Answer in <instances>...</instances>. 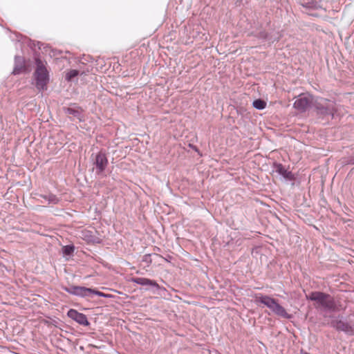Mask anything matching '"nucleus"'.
<instances>
[{
	"label": "nucleus",
	"instance_id": "obj_1",
	"mask_svg": "<svg viewBox=\"0 0 354 354\" xmlns=\"http://www.w3.org/2000/svg\"><path fill=\"white\" fill-rule=\"evenodd\" d=\"M255 301L257 303H261L264 304L266 306L270 308L272 313L278 316L286 319H289L291 317L286 312V309L281 306L276 299L268 295H263L261 294L256 295Z\"/></svg>",
	"mask_w": 354,
	"mask_h": 354
},
{
	"label": "nucleus",
	"instance_id": "obj_2",
	"mask_svg": "<svg viewBox=\"0 0 354 354\" xmlns=\"http://www.w3.org/2000/svg\"><path fill=\"white\" fill-rule=\"evenodd\" d=\"M36 65L37 68L34 73L35 86L39 91H45L49 82L48 72L41 60L37 59Z\"/></svg>",
	"mask_w": 354,
	"mask_h": 354
},
{
	"label": "nucleus",
	"instance_id": "obj_3",
	"mask_svg": "<svg viewBox=\"0 0 354 354\" xmlns=\"http://www.w3.org/2000/svg\"><path fill=\"white\" fill-rule=\"evenodd\" d=\"M307 299L317 301L322 307L335 310L336 304L333 297L330 295L322 292H313L309 295H306Z\"/></svg>",
	"mask_w": 354,
	"mask_h": 354
},
{
	"label": "nucleus",
	"instance_id": "obj_4",
	"mask_svg": "<svg viewBox=\"0 0 354 354\" xmlns=\"http://www.w3.org/2000/svg\"><path fill=\"white\" fill-rule=\"evenodd\" d=\"M64 290L70 294L82 297H89L91 295H96L100 297H106L104 293L100 291L82 286H72L68 288H64Z\"/></svg>",
	"mask_w": 354,
	"mask_h": 354
},
{
	"label": "nucleus",
	"instance_id": "obj_5",
	"mask_svg": "<svg viewBox=\"0 0 354 354\" xmlns=\"http://www.w3.org/2000/svg\"><path fill=\"white\" fill-rule=\"evenodd\" d=\"M313 97L308 93L300 94L295 101L293 106L300 113L305 112L313 104Z\"/></svg>",
	"mask_w": 354,
	"mask_h": 354
},
{
	"label": "nucleus",
	"instance_id": "obj_6",
	"mask_svg": "<svg viewBox=\"0 0 354 354\" xmlns=\"http://www.w3.org/2000/svg\"><path fill=\"white\" fill-rule=\"evenodd\" d=\"M67 315L81 325L88 326L89 324L86 316L83 313L77 312L76 310H69Z\"/></svg>",
	"mask_w": 354,
	"mask_h": 354
},
{
	"label": "nucleus",
	"instance_id": "obj_7",
	"mask_svg": "<svg viewBox=\"0 0 354 354\" xmlns=\"http://www.w3.org/2000/svg\"><path fill=\"white\" fill-rule=\"evenodd\" d=\"M95 165L97 168V174L102 173L108 165V160L106 155L100 152L95 158Z\"/></svg>",
	"mask_w": 354,
	"mask_h": 354
},
{
	"label": "nucleus",
	"instance_id": "obj_8",
	"mask_svg": "<svg viewBox=\"0 0 354 354\" xmlns=\"http://www.w3.org/2000/svg\"><path fill=\"white\" fill-rule=\"evenodd\" d=\"M133 281L137 284H140L142 286H151L156 288L159 287L158 284L155 281L147 278H135L133 279Z\"/></svg>",
	"mask_w": 354,
	"mask_h": 354
},
{
	"label": "nucleus",
	"instance_id": "obj_9",
	"mask_svg": "<svg viewBox=\"0 0 354 354\" xmlns=\"http://www.w3.org/2000/svg\"><path fill=\"white\" fill-rule=\"evenodd\" d=\"M335 327L337 330L344 331L346 333H352L353 328L348 323L343 321H338L335 324Z\"/></svg>",
	"mask_w": 354,
	"mask_h": 354
},
{
	"label": "nucleus",
	"instance_id": "obj_10",
	"mask_svg": "<svg viewBox=\"0 0 354 354\" xmlns=\"http://www.w3.org/2000/svg\"><path fill=\"white\" fill-rule=\"evenodd\" d=\"M253 106L257 109L261 110L266 108V102L264 100L258 99L253 102Z\"/></svg>",
	"mask_w": 354,
	"mask_h": 354
},
{
	"label": "nucleus",
	"instance_id": "obj_11",
	"mask_svg": "<svg viewBox=\"0 0 354 354\" xmlns=\"http://www.w3.org/2000/svg\"><path fill=\"white\" fill-rule=\"evenodd\" d=\"M79 74L78 71L77 70H70L68 72H67L66 75V79L68 81L72 80L75 77H76Z\"/></svg>",
	"mask_w": 354,
	"mask_h": 354
},
{
	"label": "nucleus",
	"instance_id": "obj_12",
	"mask_svg": "<svg viewBox=\"0 0 354 354\" xmlns=\"http://www.w3.org/2000/svg\"><path fill=\"white\" fill-rule=\"evenodd\" d=\"M276 171L283 176H286L287 175V170L281 164H278L276 165Z\"/></svg>",
	"mask_w": 354,
	"mask_h": 354
},
{
	"label": "nucleus",
	"instance_id": "obj_13",
	"mask_svg": "<svg viewBox=\"0 0 354 354\" xmlns=\"http://www.w3.org/2000/svg\"><path fill=\"white\" fill-rule=\"evenodd\" d=\"M66 113L68 115H73L74 116H77L80 114V111L78 109H75L71 107L66 108L65 109Z\"/></svg>",
	"mask_w": 354,
	"mask_h": 354
},
{
	"label": "nucleus",
	"instance_id": "obj_14",
	"mask_svg": "<svg viewBox=\"0 0 354 354\" xmlns=\"http://www.w3.org/2000/svg\"><path fill=\"white\" fill-rule=\"evenodd\" d=\"M74 251V247L71 245H66L63 248V252L66 255L71 254Z\"/></svg>",
	"mask_w": 354,
	"mask_h": 354
},
{
	"label": "nucleus",
	"instance_id": "obj_15",
	"mask_svg": "<svg viewBox=\"0 0 354 354\" xmlns=\"http://www.w3.org/2000/svg\"><path fill=\"white\" fill-rule=\"evenodd\" d=\"M49 201L53 203H57V198L55 196H49Z\"/></svg>",
	"mask_w": 354,
	"mask_h": 354
},
{
	"label": "nucleus",
	"instance_id": "obj_16",
	"mask_svg": "<svg viewBox=\"0 0 354 354\" xmlns=\"http://www.w3.org/2000/svg\"><path fill=\"white\" fill-rule=\"evenodd\" d=\"M301 354H310V353H307V352H303V351H301Z\"/></svg>",
	"mask_w": 354,
	"mask_h": 354
}]
</instances>
